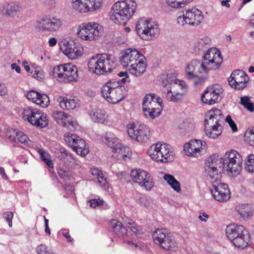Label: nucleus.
<instances>
[{
  "instance_id": "nucleus-9",
  "label": "nucleus",
  "mask_w": 254,
  "mask_h": 254,
  "mask_svg": "<svg viewBox=\"0 0 254 254\" xmlns=\"http://www.w3.org/2000/svg\"><path fill=\"white\" fill-rule=\"evenodd\" d=\"M135 30L138 36L144 40H153L160 34V29L156 24L144 18L137 21Z\"/></svg>"
},
{
  "instance_id": "nucleus-31",
  "label": "nucleus",
  "mask_w": 254,
  "mask_h": 254,
  "mask_svg": "<svg viewBox=\"0 0 254 254\" xmlns=\"http://www.w3.org/2000/svg\"><path fill=\"white\" fill-rule=\"evenodd\" d=\"M39 111L40 110L37 108L29 106L25 107L22 110V118L32 125L33 123L32 121L36 118L37 116H38Z\"/></svg>"
},
{
  "instance_id": "nucleus-23",
  "label": "nucleus",
  "mask_w": 254,
  "mask_h": 254,
  "mask_svg": "<svg viewBox=\"0 0 254 254\" xmlns=\"http://www.w3.org/2000/svg\"><path fill=\"white\" fill-rule=\"evenodd\" d=\"M100 54L103 75H107L112 72L116 68L118 60L113 55L107 53Z\"/></svg>"
},
{
  "instance_id": "nucleus-5",
  "label": "nucleus",
  "mask_w": 254,
  "mask_h": 254,
  "mask_svg": "<svg viewBox=\"0 0 254 254\" xmlns=\"http://www.w3.org/2000/svg\"><path fill=\"white\" fill-rule=\"evenodd\" d=\"M209 72L202 61L197 60L190 61L186 68L188 79L192 80L195 86L201 85L206 81Z\"/></svg>"
},
{
  "instance_id": "nucleus-13",
  "label": "nucleus",
  "mask_w": 254,
  "mask_h": 254,
  "mask_svg": "<svg viewBox=\"0 0 254 254\" xmlns=\"http://www.w3.org/2000/svg\"><path fill=\"white\" fill-rule=\"evenodd\" d=\"M201 61L209 71L218 69L222 63L223 59L218 49L210 48L204 54Z\"/></svg>"
},
{
  "instance_id": "nucleus-63",
  "label": "nucleus",
  "mask_w": 254,
  "mask_h": 254,
  "mask_svg": "<svg viewBox=\"0 0 254 254\" xmlns=\"http://www.w3.org/2000/svg\"><path fill=\"white\" fill-rule=\"evenodd\" d=\"M7 93V89L4 84L0 82V96H4Z\"/></svg>"
},
{
  "instance_id": "nucleus-36",
  "label": "nucleus",
  "mask_w": 254,
  "mask_h": 254,
  "mask_svg": "<svg viewBox=\"0 0 254 254\" xmlns=\"http://www.w3.org/2000/svg\"><path fill=\"white\" fill-rule=\"evenodd\" d=\"M105 142L106 145L113 148L115 150H117L119 147L122 144L120 143V140L111 132H107L105 137Z\"/></svg>"
},
{
  "instance_id": "nucleus-14",
  "label": "nucleus",
  "mask_w": 254,
  "mask_h": 254,
  "mask_svg": "<svg viewBox=\"0 0 254 254\" xmlns=\"http://www.w3.org/2000/svg\"><path fill=\"white\" fill-rule=\"evenodd\" d=\"M127 132L131 138L140 142L147 141L150 136L149 128L144 125L129 124L127 126Z\"/></svg>"
},
{
  "instance_id": "nucleus-34",
  "label": "nucleus",
  "mask_w": 254,
  "mask_h": 254,
  "mask_svg": "<svg viewBox=\"0 0 254 254\" xmlns=\"http://www.w3.org/2000/svg\"><path fill=\"white\" fill-rule=\"evenodd\" d=\"M92 120L95 123L105 124L108 121V115L100 109L92 110L90 114Z\"/></svg>"
},
{
  "instance_id": "nucleus-38",
  "label": "nucleus",
  "mask_w": 254,
  "mask_h": 254,
  "mask_svg": "<svg viewBox=\"0 0 254 254\" xmlns=\"http://www.w3.org/2000/svg\"><path fill=\"white\" fill-rule=\"evenodd\" d=\"M176 77L177 73L175 71L169 70L162 74L161 79L164 87L167 86L168 84L172 87L177 79Z\"/></svg>"
},
{
  "instance_id": "nucleus-4",
  "label": "nucleus",
  "mask_w": 254,
  "mask_h": 254,
  "mask_svg": "<svg viewBox=\"0 0 254 254\" xmlns=\"http://www.w3.org/2000/svg\"><path fill=\"white\" fill-rule=\"evenodd\" d=\"M225 231L226 236L236 247L244 249L251 245L250 234L243 226L231 224Z\"/></svg>"
},
{
  "instance_id": "nucleus-28",
  "label": "nucleus",
  "mask_w": 254,
  "mask_h": 254,
  "mask_svg": "<svg viewBox=\"0 0 254 254\" xmlns=\"http://www.w3.org/2000/svg\"><path fill=\"white\" fill-rule=\"evenodd\" d=\"M1 7L2 14L12 18L18 17L22 10L21 5L18 2H5Z\"/></svg>"
},
{
  "instance_id": "nucleus-52",
  "label": "nucleus",
  "mask_w": 254,
  "mask_h": 254,
  "mask_svg": "<svg viewBox=\"0 0 254 254\" xmlns=\"http://www.w3.org/2000/svg\"><path fill=\"white\" fill-rule=\"evenodd\" d=\"M41 157L47 165L51 168H53L54 164L52 160L50 159L49 154L44 150L39 151Z\"/></svg>"
},
{
  "instance_id": "nucleus-49",
  "label": "nucleus",
  "mask_w": 254,
  "mask_h": 254,
  "mask_svg": "<svg viewBox=\"0 0 254 254\" xmlns=\"http://www.w3.org/2000/svg\"><path fill=\"white\" fill-rule=\"evenodd\" d=\"M206 135L210 138H216L222 133V128L211 129V128H205Z\"/></svg>"
},
{
  "instance_id": "nucleus-35",
  "label": "nucleus",
  "mask_w": 254,
  "mask_h": 254,
  "mask_svg": "<svg viewBox=\"0 0 254 254\" xmlns=\"http://www.w3.org/2000/svg\"><path fill=\"white\" fill-rule=\"evenodd\" d=\"M113 232L119 237L125 236L127 235V230L123 224L117 220H112L110 223Z\"/></svg>"
},
{
  "instance_id": "nucleus-40",
  "label": "nucleus",
  "mask_w": 254,
  "mask_h": 254,
  "mask_svg": "<svg viewBox=\"0 0 254 254\" xmlns=\"http://www.w3.org/2000/svg\"><path fill=\"white\" fill-rule=\"evenodd\" d=\"M91 173L93 176L96 177L98 183L101 187L105 190L108 188V183H107L102 172L100 170L96 168H92L91 169Z\"/></svg>"
},
{
  "instance_id": "nucleus-39",
  "label": "nucleus",
  "mask_w": 254,
  "mask_h": 254,
  "mask_svg": "<svg viewBox=\"0 0 254 254\" xmlns=\"http://www.w3.org/2000/svg\"><path fill=\"white\" fill-rule=\"evenodd\" d=\"M221 122H223L216 119V117H213L212 115L206 114L204 121L205 128H211V129L222 128Z\"/></svg>"
},
{
  "instance_id": "nucleus-30",
  "label": "nucleus",
  "mask_w": 254,
  "mask_h": 254,
  "mask_svg": "<svg viewBox=\"0 0 254 254\" xmlns=\"http://www.w3.org/2000/svg\"><path fill=\"white\" fill-rule=\"evenodd\" d=\"M186 15L188 17L187 20L189 21V25L192 26L198 25L203 19L202 12L195 8L187 10Z\"/></svg>"
},
{
  "instance_id": "nucleus-37",
  "label": "nucleus",
  "mask_w": 254,
  "mask_h": 254,
  "mask_svg": "<svg viewBox=\"0 0 254 254\" xmlns=\"http://www.w3.org/2000/svg\"><path fill=\"white\" fill-rule=\"evenodd\" d=\"M36 118L32 121L33 122L32 125L40 128L46 127L49 124V120L47 115L41 110H40Z\"/></svg>"
},
{
  "instance_id": "nucleus-46",
  "label": "nucleus",
  "mask_w": 254,
  "mask_h": 254,
  "mask_svg": "<svg viewBox=\"0 0 254 254\" xmlns=\"http://www.w3.org/2000/svg\"><path fill=\"white\" fill-rule=\"evenodd\" d=\"M128 228L136 235L140 234V227L137 225L132 219L127 218L126 220Z\"/></svg>"
},
{
  "instance_id": "nucleus-3",
  "label": "nucleus",
  "mask_w": 254,
  "mask_h": 254,
  "mask_svg": "<svg viewBox=\"0 0 254 254\" xmlns=\"http://www.w3.org/2000/svg\"><path fill=\"white\" fill-rule=\"evenodd\" d=\"M126 82V78L108 80L101 88L102 96L109 103L116 104L126 96L127 90L123 85Z\"/></svg>"
},
{
  "instance_id": "nucleus-18",
  "label": "nucleus",
  "mask_w": 254,
  "mask_h": 254,
  "mask_svg": "<svg viewBox=\"0 0 254 254\" xmlns=\"http://www.w3.org/2000/svg\"><path fill=\"white\" fill-rule=\"evenodd\" d=\"M211 192L214 198L219 202H225L231 197V192L226 184L212 182Z\"/></svg>"
},
{
  "instance_id": "nucleus-50",
  "label": "nucleus",
  "mask_w": 254,
  "mask_h": 254,
  "mask_svg": "<svg viewBox=\"0 0 254 254\" xmlns=\"http://www.w3.org/2000/svg\"><path fill=\"white\" fill-rule=\"evenodd\" d=\"M245 169L249 172L254 173V155L250 154L245 161Z\"/></svg>"
},
{
  "instance_id": "nucleus-47",
  "label": "nucleus",
  "mask_w": 254,
  "mask_h": 254,
  "mask_svg": "<svg viewBox=\"0 0 254 254\" xmlns=\"http://www.w3.org/2000/svg\"><path fill=\"white\" fill-rule=\"evenodd\" d=\"M50 102L48 96L45 94H39L38 98L35 101V103L42 107H46Z\"/></svg>"
},
{
  "instance_id": "nucleus-58",
  "label": "nucleus",
  "mask_w": 254,
  "mask_h": 254,
  "mask_svg": "<svg viewBox=\"0 0 254 254\" xmlns=\"http://www.w3.org/2000/svg\"><path fill=\"white\" fill-rule=\"evenodd\" d=\"M167 3L172 7L179 8L184 5L181 0H166Z\"/></svg>"
},
{
  "instance_id": "nucleus-12",
  "label": "nucleus",
  "mask_w": 254,
  "mask_h": 254,
  "mask_svg": "<svg viewBox=\"0 0 254 254\" xmlns=\"http://www.w3.org/2000/svg\"><path fill=\"white\" fill-rule=\"evenodd\" d=\"M154 243L165 250L176 247V243L170 233L164 229H156L152 234Z\"/></svg>"
},
{
  "instance_id": "nucleus-21",
  "label": "nucleus",
  "mask_w": 254,
  "mask_h": 254,
  "mask_svg": "<svg viewBox=\"0 0 254 254\" xmlns=\"http://www.w3.org/2000/svg\"><path fill=\"white\" fill-rule=\"evenodd\" d=\"M249 77L242 70H234L228 79L230 85L236 89L241 90L246 86Z\"/></svg>"
},
{
  "instance_id": "nucleus-15",
  "label": "nucleus",
  "mask_w": 254,
  "mask_h": 254,
  "mask_svg": "<svg viewBox=\"0 0 254 254\" xmlns=\"http://www.w3.org/2000/svg\"><path fill=\"white\" fill-rule=\"evenodd\" d=\"M222 88L219 85H215L207 87L201 96L203 103L208 105H213L219 102L222 99Z\"/></svg>"
},
{
  "instance_id": "nucleus-32",
  "label": "nucleus",
  "mask_w": 254,
  "mask_h": 254,
  "mask_svg": "<svg viewBox=\"0 0 254 254\" xmlns=\"http://www.w3.org/2000/svg\"><path fill=\"white\" fill-rule=\"evenodd\" d=\"M77 105V99L71 97H61L59 100V105L64 110H73L76 108Z\"/></svg>"
},
{
  "instance_id": "nucleus-7",
  "label": "nucleus",
  "mask_w": 254,
  "mask_h": 254,
  "mask_svg": "<svg viewBox=\"0 0 254 254\" xmlns=\"http://www.w3.org/2000/svg\"><path fill=\"white\" fill-rule=\"evenodd\" d=\"M162 103L161 98L155 94H146L142 102V110L144 116L151 119L158 117L163 110Z\"/></svg>"
},
{
  "instance_id": "nucleus-55",
  "label": "nucleus",
  "mask_w": 254,
  "mask_h": 254,
  "mask_svg": "<svg viewBox=\"0 0 254 254\" xmlns=\"http://www.w3.org/2000/svg\"><path fill=\"white\" fill-rule=\"evenodd\" d=\"M61 155L60 157L62 159H67L68 160H74L73 155L70 153L68 152L67 150L64 148H61L60 149Z\"/></svg>"
},
{
  "instance_id": "nucleus-26",
  "label": "nucleus",
  "mask_w": 254,
  "mask_h": 254,
  "mask_svg": "<svg viewBox=\"0 0 254 254\" xmlns=\"http://www.w3.org/2000/svg\"><path fill=\"white\" fill-rule=\"evenodd\" d=\"M219 162V160L218 159H212L211 157H210L205 166V173L211 179H214L213 182H218L221 177L220 173L222 169H221V166H219V167L217 166Z\"/></svg>"
},
{
  "instance_id": "nucleus-42",
  "label": "nucleus",
  "mask_w": 254,
  "mask_h": 254,
  "mask_svg": "<svg viewBox=\"0 0 254 254\" xmlns=\"http://www.w3.org/2000/svg\"><path fill=\"white\" fill-rule=\"evenodd\" d=\"M175 89H172V87H171V89L165 93V97L167 100L170 101L177 102L182 99L184 95V92H178Z\"/></svg>"
},
{
  "instance_id": "nucleus-27",
  "label": "nucleus",
  "mask_w": 254,
  "mask_h": 254,
  "mask_svg": "<svg viewBox=\"0 0 254 254\" xmlns=\"http://www.w3.org/2000/svg\"><path fill=\"white\" fill-rule=\"evenodd\" d=\"M6 136L9 139L15 143L20 142L27 146L31 145V141L23 132L16 129H10L6 132Z\"/></svg>"
},
{
  "instance_id": "nucleus-44",
  "label": "nucleus",
  "mask_w": 254,
  "mask_h": 254,
  "mask_svg": "<svg viewBox=\"0 0 254 254\" xmlns=\"http://www.w3.org/2000/svg\"><path fill=\"white\" fill-rule=\"evenodd\" d=\"M122 146H120V147H119L118 149L116 150V152L118 153V157L122 158L123 159L125 160L127 157L131 155V152L129 147L127 146L122 147Z\"/></svg>"
},
{
  "instance_id": "nucleus-20",
  "label": "nucleus",
  "mask_w": 254,
  "mask_h": 254,
  "mask_svg": "<svg viewBox=\"0 0 254 254\" xmlns=\"http://www.w3.org/2000/svg\"><path fill=\"white\" fill-rule=\"evenodd\" d=\"M103 0H72V7L80 13H86L99 9Z\"/></svg>"
},
{
  "instance_id": "nucleus-64",
  "label": "nucleus",
  "mask_w": 254,
  "mask_h": 254,
  "mask_svg": "<svg viewBox=\"0 0 254 254\" xmlns=\"http://www.w3.org/2000/svg\"><path fill=\"white\" fill-rule=\"evenodd\" d=\"M31 73L32 76L33 77H35L36 78H41L40 75H41V73L39 71H38L36 69L32 70Z\"/></svg>"
},
{
  "instance_id": "nucleus-8",
  "label": "nucleus",
  "mask_w": 254,
  "mask_h": 254,
  "mask_svg": "<svg viewBox=\"0 0 254 254\" xmlns=\"http://www.w3.org/2000/svg\"><path fill=\"white\" fill-rule=\"evenodd\" d=\"M52 75L59 81L64 83L76 81L78 77L76 66L71 63L55 66Z\"/></svg>"
},
{
  "instance_id": "nucleus-59",
  "label": "nucleus",
  "mask_w": 254,
  "mask_h": 254,
  "mask_svg": "<svg viewBox=\"0 0 254 254\" xmlns=\"http://www.w3.org/2000/svg\"><path fill=\"white\" fill-rule=\"evenodd\" d=\"M188 20L187 15H186V11L184 13L183 16H179L177 17V23L181 25L184 26L185 24H189V21Z\"/></svg>"
},
{
  "instance_id": "nucleus-53",
  "label": "nucleus",
  "mask_w": 254,
  "mask_h": 254,
  "mask_svg": "<svg viewBox=\"0 0 254 254\" xmlns=\"http://www.w3.org/2000/svg\"><path fill=\"white\" fill-rule=\"evenodd\" d=\"M172 89L176 88L177 87L180 88L182 90L181 92H184V94H185V92L187 90V86L186 82L182 80H179L177 79L175 83H174L173 85H172Z\"/></svg>"
},
{
  "instance_id": "nucleus-45",
  "label": "nucleus",
  "mask_w": 254,
  "mask_h": 254,
  "mask_svg": "<svg viewBox=\"0 0 254 254\" xmlns=\"http://www.w3.org/2000/svg\"><path fill=\"white\" fill-rule=\"evenodd\" d=\"M240 103L250 112L254 111V105L248 96L241 97Z\"/></svg>"
},
{
  "instance_id": "nucleus-60",
  "label": "nucleus",
  "mask_w": 254,
  "mask_h": 254,
  "mask_svg": "<svg viewBox=\"0 0 254 254\" xmlns=\"http://www.w3.org/2000/svg\"><path fill=\"white\" fill-rule=\"evenodd\" d=\"M13 216V214L11 211L5 212L3 215V218L8 223V225L10 227H11L12 225V219Z\"/></svg>"
},
{
  "instance_id": "nucleus-29",
  "label": "nucleus",
  "mask_w": 254,
  "mask_h": 254,
  "mask_svg": "<svg viewBox=\"0 0 254 254\" xmlns=\"http://www.w3.org/2000/svg\"><path fill=\"white\" fill-rule=\"evenodd\" d=\"M87 65L90 72L98 75H103L100 54H97L91 58Z\"/></svg>"
},
{
  "instance_id": "nucleus-10",
  "label": "nucleus",
  "mask_w": 254,
  "mask_h": 254,
  "mask_svg": "<svg viewBox=\"0 0 254 254\" xmlns=\"http://www.w3.org/2000/svg\"><path fill=\"white\" fill-rule=\"evenodd\" d=\"M224 168H226L228 172L238 175L242 168L243 159L241 155L235 150L227 151L222 158Z\"/></svg>"
},
{
  "instance_id": "nucleus-33",
  "label": "nucleus",
  "mask_w": 254,
  "mask_h": 254,
  "mask_svg": "<svg viewBox=\"0 0 254 254\" xmlns=\"http://www.w3.org/2000/svg\"><path fill=\"white\" fill-rule=\"evenodd\" d=\"M236 209L239 215L245 220L249 219L254 214V209L249 204L239 205Z\"/></svg>"
},
{
  "instance_id": "nucleus-43",
  "label": "nucleus",
  "mask_w": 254,
  "mask_h": 254,
  "mask_svg": "<svg viewBox=\"0 0 254 254\" xmlns=\"http://www.w3.org/2000/svg\"><path fill=\"white\" fill-rule=\"evenodd\" d=\"M163 178L175 191L179 192L181 190L180 183L173 175L168 174H165Z\"/></svg>"
},
{
  "instance_id": "nucleus-16",
  "label": "nucleus",
  "mask_w": 254,
  "mask_h": 254,
  "mask_svg": "<svg viewBox=\"0 0 254 254\" xmlns=\"http://www.w3.org/2000/svg\"><path fill=\"white\" fill-rule=\"evenodd\" d=\"M133 181L144 187L146 190H150L154 186V182L149 173L141 169L133 170L130 172Z\"/></svg>"
},
{
  "instance_id": "nucleus-62",
  "label": "nucleus",
  "mask_w": 254,
  "mask_h": 254,
  "mask_svg": "<svg viewBox=\"0 0 254 254\" xmlns=\"http://www.w3.org/2000/svg\"><path fill=\"white\" fill-rule=\"evenodd\" d=\"M91 207L95 208L97 206L103 205L104 201L102 199H92L89 201Z\"/></svg>"
},
{
  "instance_id": "nucleus-6",
  "label": "nucleus",
  "mask_w": 254,
  "mask_h": 254,
  "mask_svg": "<svg viewBox=\"0 0 254 254\" xmlns=\"http://www.w3.org/2000/svg\"><path fill=\"white\" fill-rule=\"evenodd\" d=\"M149 156L156 162L167 163L174 159L171 146L166 143L158 142L152 144L148 150Z\"/></svg>"
},
{
  "instance_id": "nucleus-24",
  "label": "nucleus",
  "mask_w": 254,
  "mask_h": 254,
  "mask_svg": "<svg viewBox=\"0 0 254 254\" xmlns=\"http://www.w3.org/2000/svg\"><path fill=\"white\" fill-rule=\"evenodd\" d=\"M64 53L71 59H76L83 53V48L81 44L73 40L64 43Z\"/></svg>"
},
{
  "instance_id": "nucleus-11",
  "label": "nucleus",
  "mask_w": 254,
  "mask_h": 254,
  "mask_svg": "<svg viewBox=\"0 0 254 254\" xmlns=\"http://www.w3.org/2000/svg\"><path fill=\"white\" fill-rule=\"evenodd\" d=\"M77 32L78 37L85 41H92L101 36L103 28L98 23L90 22L82 23Z\"/></svg>"
},
{
  "instance_id": "nucleus-19",
  "label": "nucleus",
  "mask_w": 254,
  "mask_h": 254,
  "mask_svg": "<svg viewBox=\"0 0 254 254\" xmlns=\"http://www.w3.org/2000/svg\"><path fill=\"white\" fill-rule=\"evenodd\" d=\"M65 141L78 155L85 156L89 153V150L85 141L76 135L72 134L66 136Z\"/></svg>"
},
{
  "instance_id": "nucleus-54",
  "label": "nucleus",
  "mask_w": 254,
  "mask_h": 254,
  "mask_svg": "<svg viewBox=\"0 0 254 254\" xmlns=\"http://www.w3.org/2000/svg\"><path fill=\"white\" fill-rule=\"evenodd\" d=\"M208 115H212L213 117L223 122L224 117L222 116V112L217 108H214L210 110L207 113Z\"/></svg>"
},
{
  "instance_id": "nucleus-1",
  "label": "nucleus",
  "mask_w": 254,
  "mask_h": 254,
  "mask_svg": "<svg viewBox=\"0 0 254 254\" xmlns=\"http://www.w3.org/2000/svg\"><path fill=\"white\" fill-rule=\"evenodd\" d=\"M144 55L135 49H127L122 53L120 62L124 68H128L129 72L136 77L145 72L147 64Z\"/></svg>"
},
{
  "instance_id": "nucleus-17",
  "label": "nucleus",
  "mask_w": 254,
  "mask_h": 254,
  "mask_svg": "<svg viewBox=\"0 0 254 254\" xmlns=\"http://www.w3.org/2000/svg\"><path fill=\"white\" fill-rule=\"evenodd\" d=\"M207 143L199 139L191 140L185 144L184 151L187 156L198 157L205 151Z\"/></svg>"
},
{
  "instance_id": "nucleus-22",
  "label": "nucleus",
  "mask_w": 254,
  "mask_h": 254,
  "mask_svg": "<svg viewBox=\"0 0 254 254\" xmlns=\"http://www.w3.org/2000/svg\"><path fill=\"white\" fill-rule=\"evenodd\" d=\"M52 117L60 125L67 127L72 130L75 129L78 124L73 117L63 111H55L52 113Z\"/></svg>"
},
{
  "instance_id": "nucleus-56",
  "label": "nucleus",
  "mask_w": 254,
  "mask_h": 254,
  "mask_svg": "<svg viewBox=\"0 0 254 254\" xmlns=\"http://www.w3.org/2000/svg\"><path fill=\"white\" fill-rule=\"evenodd\" d=\"M39 93L32 90L27 92L26 94V97L29 100H31L35 103V101L37 99L38 96H39Z\"/></svg>"
},
{
  "instance_id": "nucleus-41",
  "label": "nucleus",
  "mask_w": 254,
  "mask_h": 254,
  "mask_svg": "<svg viewBox=\"0 0 254 254\" xmlns=\"http://www.w3.org/2000/svg\"><path fill=\"white\" fill-rule=\"evenodd\" d=\"M210 41L211 40L208 37L199 39L194 46L195 53L199 54L200 51H205L209 46Z\"/></svg>"
},
{
  "instance_id": "nucleus-48",
  "label": "nucleus",
  "mask_w": 254,
  "mask_h": 254,
  "mask_svg": "<svg viewBox=\"0 0 254 254\" xmlns=\"http://www.w3.org/2000/svg\"><path fill=\"white\" fill-rule=\"evenodd\" d=\"M36 251L37 254H57L44 244H40L37 246Z\"/></svg>"
},
{
  "instance_id": "nucleus-2",
  "label": "nucleus",
  "mask_w": 254,
  "mask_h": 254,
  "mask_svg": "<svg viewBox=\"0 0 254 254\" xmlns=\"http://www.w3.org/2000/svg\"><path fill=\"white\" fill-rule=\"evenodd\" d=\"M137 4L133 0H124L116 2L109 13L110 19L115 23L125 25L135 13Z\"/></svg>"
},
{
  "instance_id": "nucleus-51",
  "label": "nucleus",
  "mask_w": 254,
  "mask_h": 254,
  "mask_svg": "<svg viewBox=\"0 0 254 254\" xmlns=\"http://www.w3.org/2000/svg\"><path fill=\"white\" fill-rule=\"evenodd\" d=\"M245 140L251 146H254V129H248L244 135Z\"/></svg>"
},
{
  "instance_id": "nucleus-25",
  "label": "nucleus",
  "mask_w": 254,
  "mask_h": 254,
  "mask_svg": "<svg viewBox=\"0 0 254 254\" xmlns=\"http://www.w3.org/2000/svg\"><path fill=\"white\" fill-rule=\"evenodd\" d=\"M39 23L43 30L50 32L58 30L62 24L61 19L56 16L44 17Z\"/></svg>"
},
{
  "instance_id": "nucleus-61",
  "label": "nucleus",
  "mask_w": 254,
  "mask_h": 254,
  "mask_svg": "<svg viewBox=\"0 0 254 254\" xmlns=\"http://www.w3.org/2000/svg\"><path fill=\"white\" fill-rule=\"evenodd\" d=\"M225 121L226 122H227L230 127H231L232 130L235 132L238 129L236 124L232 120L231 116L230 115H228L226 117L225 119Z\"/></svg>"
},
{
  "instance_id": "nucleus-57",
  "label": "nucleus",
  "mask_w": 254,
  "mask_h": 254,
  "mask_svg": "<svg viewBox=\"0 0 254 254\" xmlns=\"http://www.w3.org/2000/svg\"><path fill=\"white\" fill-rule=\"evenodd\" d=\"M137 202L141 206L147 207L150 205V201L147 197L145 196H140L137 200Z\"/></svg>"
}]
</instances>
